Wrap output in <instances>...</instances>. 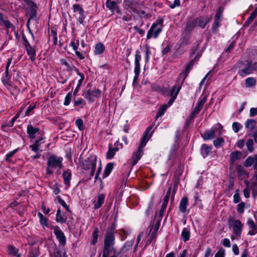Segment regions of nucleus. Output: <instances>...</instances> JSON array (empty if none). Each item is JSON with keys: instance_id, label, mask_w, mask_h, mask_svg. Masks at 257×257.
Instances as JSON below:
<instances>
[{"instance_id": "obj_1", "label": "nucleus", "mask_w": 257, "mask_h": 257, "mask_svg": "<svg viewBox=\"0 0 257 257\" xmlns=\"http://www.w3.org/2000/svg\"><path fill=\"white\" fill-rule=\"evenodd\" d=\"M116 232L114 225L111 224L106 230L104 239V246L102 257H108L115 243Z\"/></svg>"}, {"instance_id": "obj_2", "label": "nucleus", "mask_w": 257, "mask_h": 257, "mask_svg": "<svg viewBox=\"0 0 257 257\" xmlns=\"http://www.w3.org/2000/svg\"><path fill=\"white\" fill-rule=\"evenodd\" d=\"M153 125L150 126L148 127L144 132L143 136L141 138L138 151L133 154L132 159L133 165H135L143 156L144 154L143 149L152 136L153 132L151 131Z\"/></svg>"}, {"instance_id": "obj_3", "label": "nucleus", "mask_w": 257, "mask_h": 257, "mask_svg": "<svg viewBox=\"0 0 257 257\" xmlns=\"http://www.w3.org/2000/svg\"><path fill=\"white\" fill-rule=\"evenodd\" d=\"M63 158L55 155H51L48 159L46 174L52 175L53 173V169H61L62 168Z\"/></svg>"}, {"instance_id": "obj_4", "label": "nucleus", "mask_w": 257, "mask_h": 257, "mask_svg": "<svg viewBox=\"0 0 257 257\" xmlns=\"http://www.w3.org/2000/svg\"><path fill=\"white\" fill-rule=\"evenodd\" d=\"M96 156L95 155H91L81 163V167L82 169L86 171L91 177L94 174L96 169Z\"/></svg>"}, {"instance_id": "obj_5", "label": "nucleus", "mask_w": 257, "mask_h": 257, "mask_svg": "<svg viewBox=\"0 0 257 257\" xmlns=\"http://www.w3.org/2000/svg\"><path fill=\"white\" fill-rule=\"evenodd\" d=\"M125 5L127 6L128 9H130L133 12L138 15L140 14L142 19L147 20L152 17L151 14L147 13L145 10L141 9L137 1H126Z\"/></svg>"}, {"instance_id": "obj_6", "label": "nucleus", "mask_w": 257, "mask_h": 257, "mask_svg": "<svg viewBox=\"0 0 257 257\" xmlns=\"http://www.w3.org/2000/svg\"><path fill=\"white\" fill-rule=\"evenodd\" d=\"M163 23V20L162 18L158 19L153 23L147 33V39H150L152 37L157 38L162 30Z\"/></svg>"}, {"instance_id": "obj_7", "label": "nucleus", "mask_w": 257, "mask_h": 257, "mask_svg": "<svg viewBox=\"0 0 257 257\" xmlns=\"http://www.w3.org/2000/svg\"><path fill=\"white\" fill-rule=\"evenodd\" d=\"M101 91L97 88L89 89L85 91L82 95L90 102H93L96 98L100 97Z\"/></svg>"}, {"instance_id": "obj_8", "label": "nucleus", "mask_w": 257, "mask_h": 257, "mask_svg": "<svg viewBox=\"0 0 257 257\" xmlns=\"http://www.w3.org/2000/svg\"><path fill=\"white\" fill-rule=\"evenodd\" d=\"M229 225L233 224V230L234 233L237 236H239L241 233L243 224L239 220L234 221L233 218H230L228 220Z\"/></svg>"}, {"instance_id": "obj_9", "label": "nucleus", "mask_w": 257, "mask_h": 257, "mask_svg": "<svg viewBox=\"0 0 257 257\" xmlns=\"http://www.w3.org/2000/svg\"><path fill=\"white\" fill-rule=\"evenodd\" d=\"M23 38L24 41V45L27 54L30 56L31 60L34 62L36 59V48L35 46H32L26 38L23 37Z\"/></svg>"}, {"instance_id": "obj_10", "label": "nucleus", "mask_w": 257, "mask_h": 257, "mask_svg": "<svg viewBox=\"0 0 257 257\" xmlns=\"http://www.w3.org/2000/svg\"><path fill=\"white\" fill-rule=\"evenodd\" d=\"M182 87L181 84L177 82L176 84L172 88L170 91L171 98L168 101V105L171 106L176 99L181 88Z\"/></svg>"}, {"instance_id": "obj_11", "label": "nucleus", "mask_w": 257, "mask_h": 257, "mask_svg": "<svg viewBox=\"0 0 257 257\" xmlns=\"http://www.w3.org/2000/svg\"><path fill=\"white\" fill-rule=\"evenodd\" d=\"M52 228L54 230V233L56 235L59 243L63 246L65 245L66 243V239L64 233L58 226H53Z\"/></svg>"}, {"instance_id": "obj_12", "label": "nucleus", "mask_w": 257, "mask_h": 257, "mask_svg": "<svg viewBox=\"0 0 257 257\" xmlns=\"http://www.w3.org/2000/svg\"><path fill=\"white\" fill-rule=\"evenodd\" d=\"M27 10L29 15V19H36L37 18V7L33 1H27Z\"/></svg>"}, {"instance_id": "obj_13", "label": "nucleus", "mask_w": 257, "mask_h": 257, "mask_svg": "<svg viewBox=\"0 0 257 257\" xmlns=\"http://www.w3.org/2000/svg\"><path fill=\"white\" fill-rule=\"evenodd\" d=\"M79 40H77L76 43L75 42L74 40H72L70 43V45L72 47V49L75 51V54L77 56V57L79 59L82 60L84 59L85 58V52L83 51L80 52V51L78 50V46L79 45Z\"/></svg>"}, {"instance_id": "obj_14", "label": "nucleus", "mask_w": 257, "mask_h": 257, "mask_svg": "<svg viewBox=\"0 0 257 257\" xmlns=\"http://www.w3.org/2000/svg\"><path fill=\"white\" fill-rule=\"evenodd\" d=\"M211 17H200L196 19H194V22L196 26L200 27L201 28H204L207 25L211 20Z\"/></svg>"}, {"instance_id": "obj_15", "label": "nucleus", "mask_w": 257, "mask_h": 257, "mask_svg": "<svg viewBox=\"0 0 257 257\" xmlns=\"http://www.w3.org/2000/svg\"><path fill=\"white\" fill-rule=\"evenodd\" d=\"M252 165H253L254 169H257V155H255L253 157H248L244 163V166L246 167H250Z\"/></svg>"}, {"instance_id": "obj_16", "label": "nucleus", "mask_w": 257, "mask_h": 257, "mask_svg": "<svg viewBox=\"0 0 257 257\" xmlns=\"http://www.w3.org/2000/svg\"><path fill=\"white\" fill-rule=\"evenodd\" d=\"M105 5L106 7L111 11V12L120 13V11L116 1H106Z\"/></svg>"}, {"instance_id": "obj_17", "label": "nucleus", "mask_w": 257, "mask_h": 257, "mask_svg": "<svg viewBox=\"0 0 257 257\" xmlns=\"http://www.w3.org/2000/svg\"><path fill=\"white\" fill-rule=\"evenodd\" d=\"M252 72L251 65L249 64L247 61L245 67L239 70L238 72V74L241 77H243L247 75L251 74Z\"/></svg>"}, {"instance_id": "obj_18", "label": "nucleus", "mask_w": 257, "mask_h": 257, "mask_svg": "<svg viewBox=\"0 0 257 257\" xmlns=\"http://www.w3.org/2000/svg\"><path fill=\"white\" fill-rule=\"evenodd\" d=\"M40 131V129L37 127H34L31 124H29L27 128V133L30 139H34L36 137V134Z\"/></svg>"}, {"instance_id": "obj_19", "label": "nucleus", "mask_w": 257, "mask_h": 257, "mask_svg": "<svg viewBox=\"0 0 257 257\" xmlns=\"http://www.w3.org/2000/svg\"><path fill=\"white\" fill-rule=\"evenodd\" d=\"M67 219V216L64 213L62 212L61 209L60 208L58 209L56 215V221L57 222L63 223L66 222Z\"/></svg>"}, {"instance_id": "obj_20", "label": "nucleus", "mask_w": 257, "mask_h": 257, "mask_svg": "<svg viewBox=\"0 0 257 257\" xmlns=\"http://www.w3.org/2000/svg\"><path fill=\"white\" fill-rule=\"evenodd\" d=\"M212 147L211 146H208L206 144H203L201 147V153L204 158L208 156L211 150Z\"/></svg>"}, {"instance_id": "obj_21", "label": "nucleus", "mask_w": 257, "mask_h": 257, "mask_svg": "<svg viewBox=\"0 0 257 257\" xmlns=\"http://www.w3.org/2000/svg\"><path fill=\"white\" fill-rule=\"evenodd\" d=\"M63 177L65 186L68 188L70 186V180L71 179V173L69 170H66L63 172Z\"/></svg>"}, {"instance_id": "obj_22", "label": "nucleus", "mask_w": 257, "mask_h": 257, "mask_svg": "<svg viewBox=\"0 0 257 257\" xmlns=\"http://www.w3.org/2000/svg\"><path fill=\"white\" fill-rule=\"evenodd\" d=\"M257 122L253 119H247L245 123V127L250 132H252L255 127Z\"/></svg>"}, {"instance_id": "obj_23", "label": "nucleus", "mask_w": 257, "mask_h": 257, "mask_svg": "<svg viewBox=\"0 0 257 257\" xmlns=\"http://www.w3.org/2000/svg\"><path fill=\"white\" fill-rule=\"evenodd\" d=\"M236 170L239 177H248V173L241 165H237L236 167Z\"/></svg>"}, {"instance_id": "obj_24", "label": "nucleus", "mask_w": 257, "mask_h": 257, "mask_svg": "<svg viewBox=\"0 0 257 257\" xmlns=\"http://www.w3.org/2000/svg\"><path fill=\"white\" fill-rule=\"evenodd\" d=\"M188 204V199L187 197H184L181 199L179 206V210L181 212H185Z\"/></svg>"}, {"instance_id": "obj_25", "label": "nucleus", "mask_w": 257, "mask_h": 257, "mask_svg": "<svg viewBox=\"0 0 257 257\" xmlns=\"http://www.w3.org/2000/svg\"><path fill=\"white\" fill-rule=\"evenodd\" d=\"M8 253L10 255L15 257H21V254L19 253V249L13 245H9L8 247Z\"/></svg>"}, {"instance_id": "obj_26", "label": "nucleus", "mask_w": 257, "mask_h": 257, "mask_svg": "<svg viewBox=\"0 0 257 257\" xmlns=\"http://www.w3.org/2000/svg\"><path fill=\"white\" fill-rule=\"evenodd\" d=\"M105 195L103 194H99L97 197L96 202L94 203V207L95 209L100 208L104 202Z\"/></svg>"}, {"instance_id": "obj_27", "label": "nucleus", "mask_w": 257, "mask_h": 257, "mask_svg": "<svg viewBox=\"0 0 257 257\" xmlns=\"http://www.w3.org/2000/svg\"><path fill=\"white\" fill-rule=\"evenodd\" d=\"M203 139L205 141L209 140L215 138V132L213 130L205 132L203 135H201Z\"/></svg>"}, {"instance_id": "obj_28", "label": "nucleus", "mask_w": 257, "mask_h": 257, "mask_svg": "<svg viewBox=\"0 0 257 257\" xmlns=\"http://www.w3.org/2000/svg\"><path fill=\"white\" fill-rule=\"evenodd\" d=\"M141 55L140 54V52L139 50L136 51V55H135V69L134 70H140L141 66L140 61L141 60Z\"/></svg>"}, {"instance_id": "obj_29", "label": "nucleus", "mask_w": 257, "mask_h": 257, "mask_svg": "<svg viewBox=\"0 0 257 257\" xmlns=\"http://www.w3.org/2000/svg\"><path fill=\"white\" fill-rule=\"evenodd\" d=\"M190 236V232L188 228H183L182 233H181V238L184 241L186 242L188 241Z\"/></svg>"}, {"instance_id": "obj_30", "label": "nucleus", "mask_w": 257, "mask_h": 257, "mask_svg": "<svg viewBox=\"0 0 257 257\" xmlns=\"http://www.w3.org/2000/svg\"><path fill=\"white\" fill-rule=\"evenodd\" d=\"M113 166L114 164L113 163H109L106 165L103 174V178L107 177L110 174L113 168Z\"/></svg>"}, {"instance_id": "obj_31", "label": "nucleus", "mask_w": 257, "mask_h": 257, "mask_svg": "<svg viewBox=\"0 0 257 257\" xmlns=\"http://www.w3.org/2000/svg\"><path fill=\"white\" fill-rule=\"evenodd\" d=\"M104 49L105 47L102 43H97L95 45V46L94 53L96 55H100L103 52Z\"/></svg>"}, {"instance_id": "obj_32", "label": "nucleus", "mask_w": 257, "mask_h": 257, "mask_svg": "<svg viewBox=\"0 0 257 257\" xmlns=\"http://www.w3.org/2000/svg\"><path fill=\"white\" fill-rule=\"evenodd\" d=\"M242 154L239 151H234L232 152L230 155V160L232 163L240 158Z\"/></svg>"}, {"instance_id": "obj_33", "label": "nucleus", "mask_w": 257, "mask_h": 257, "mask_svg": "<svg viewBox=\"0 0 257 257\" xmlns=\"http://www.w3.org/2000/svg\"><path fill=\"white\" fill-rule=\"evenodd\" d=\"M196 26V25L194 19L188 21L185 29V31L186 32H190L194 29Z\"/></svg>"}, {"instance_id": "obj_34", "label": "nucleus", "mask_w": 257, "mask_h": 257, "mask_svg": "<svg viewBox=\"0 0 257 257\" xmlns=\"http://www.w3.org/2000/svg\"><path fill=\"white\" fill-rule=\"evenodd\" d=\"M222 19L219 18H214V22L212 26V32L216 33L217 32L218 28L221 25V21Z\"/></svg>"}, {"instance_id": "obj_35", "label": "nucleus", "mask_w": 257, "mask_h": 257, "mask_svg": "<svg viewBox=\"0 0 257 257\" xmlns=\"http://www.w3.org/2000/svg\"><path fill=\"white\" fill-rule=\"evenodd\" d=\"M256 84V79L252 77H248L245 79V86L247 88L252 87Z\"/></svg>"}, {"instance_id": "obj_36", "label": "nucleus", "mask_w": 257, "mask_h": 257, "mask_svg": "<svg viewBox=\"0 0 257 257\" xmlns=\"http://www.w3.org/2000/svg\"><path fill=\"white\" fill-rule=\"evenodd\" d=\"M38 216L40 218V223L41 225H42L43 227H47L48 225V219L46 217H45L41 212L38 213Z\"/></svg>"}, {"instance_id": "obj_37", "label": "nucleus", "mask_w": 257, "mask_h": 257, "mask_svg": "<svg viewBox=\"0 0 257 257\" xmlns=\"http://www.w3.org/2000/svg\"><path fill=\"white\" fill-rule=\"evenodd\" d=\"M170 106L168 105V103L167 104H164L162 105L159 109L158 112L156 115V118L161 117L162 116L165 111H166L167 108Z\"/></svg>"}, {"instance_id": "obj_38", "label": "nucleus", "mask_w": 257, "mask_h": 257, "mask_svg": "<svg viewBox=\"0 0 257 257\" xmlns=\"http://www.w3.org/2000/svg\"><path fill=\"white\" fill-rule=\"evenodd\" d=\"M257 16V9L254 10V11L251 13L250 16L248 18L246 21L245 22L244 25L245 26H248L256 17Z\"/></svg>"}, {"instance_id": "obj_39", "label": "nucleus", "mask_w": 257, "mask_h": 257, "mask_svg": "<svg viewBox=\"0 0 257 257\" xmlns=\"http://www.w3.org/2000/svg\"><path fill=\"white\" fill-rule=\"evenodd\" d=\"M60 62L61 65H64L66 67V70L67 71H71L74 69H75V67L73 65H70L66 59H62L60 60Z\"/></svg>"}, {"instance_id": "obj_40", "label": "nucleus", "mask_w": 257, "mask_h": 257, "mask_svg": "<svg viewBox=\"0 0 257 257\" xmlns=\"http://www.w3.org/2000/svg\"><path fill=\"white\" fill-rule=\"evenodd\" d=\"M188 74V73H186L185 71H183L180 74L179 76L178 77V82H179V84H181V86H182V84H183L185 79L187 77Z\"/></svg>"}, {"instance_id": "obj_41", "label": "nucleus", "mask_w": 257, "mask_h": 257, "mask_svg": "<svg viewBox=\"0 0 257 257\" xmlns=\"http://www.w3.org/2000/svg\"><path fill=\"white\" fill-rule=\"evenodd\" d=\"M98 232V229L97 227L95 228L92 233V240L91 241V243L93 245L95 244L97 242Z\"/></svg>"}, {"instance_id": "obj_42", "label": "nucleus", "mask_w": 257, "mask_h": 257, "mask_svg": "<svg viewBox=\"0 0 257 257\" xmlns=\"http://www.w3.org/2000/svg\"><path fill=\"white\" fill-rule=\"evenodd\" d=\"M56 199L57 200L58 202L63 207H64L66 210L67 212H70V210L69 209V206L66 204L64 200H63L59 196H57L56 197Z\"/></svg>"}, {"instance_id": "obj_43", "label": "nucleus", "mask_w": 257, "mask_h": 257, "mask_svg": "<svg viewBox=\"0 0 257 257\" xmlns=\"http://www.w3.org/2000/svg\"><path fill=\"white\" fill-rule=\"evenodd\" d=\"M207 100V97L205 95H201L198 102H197L196 106L198 107H199L200 108L202 109L203 106L204 105V103L206 102Z\"/></svg>"}, {"instance_id": "obj_44", "label": "nucleus", "mask_w": 257, "mask_h": 257, "mask_svg": "<svg viewBox=\"0 0 257 257\" xmlns=\"http://www.w3.org/2000/svg\"><path fill=\"white\" fill-rule=\"evenodd\" d=\"M39 255V250L37 247L32 248L30 251L29 257H38Z\"/></svg>"}, {"instance_id": "obj_45", "label": "nucleus", "mask_w": 257, "mask_h": 257, "mask_svg": "<svg viewBox=\"0 0 257 257\" xmlns=\"http://www.w3.org/2000/svg\"><path fill=\"white\" fill-rule=\"evenodd\" d=\"M224 140L221 138H218L213 141V145L216 148L220 147L224 143Z\"/></svg>"}, {"instance_id": "obj_46", "label": "nucleus", "mask_w": 257, "mask_h": 257, "mask_svg": "<svg viewBox=\"0 0 257 257\" xmlns=\"http://www.w3.org/2000/svg\"><path fill=\"white\" fill-rule=\"evenodd\" d=\"M72 95L71 92H69L67 94L64 101V105L67 106L70 103L72 99Z\"/></svg>"}, {"instance_id": "obj_47", "label": "nucleus", "mask_w": 257, "mask_h": 257, "mask_svg": "<svg viewBox=\"0 0 257 257\" xmlns=\"http://www.w3.org/2000/svg\"><path fill=\"white\" fill-rule=\"evenodd\" d=\"M253 144V141L252 139H248L246 142V147L247 148L248 150L250 152H252L254 150Z\"/></svg>"}, {"instance_id": "obj_48", "label": "nucleus", "mask_w": 257, "mask_h": 257, "mask_svg": "<svg viewBox=\"0 0 257 257\" xmlns=\"http://www.w3.org/2000/svg\"><path fill=\"white\" fill-rule=\"evenodd\" d=\"M75 124L78 127L79 130L82 131L84 130V124L83 120L81 119H77L75 121Z\"/></svg>"}, {"instance_id": "obj_49", "label": "nucleus", "mask_w": 257, "mask_h": 257, "mask_svg": "<svg viewBox=\"0 0 257 257\" xmlns=\"http://www.w3.org/2000/svg\"><path fill=\"white\" fill-rule=\"evenodd\" d=\"M245 208V203L243 202L239 203L237 205V211L238 213L242 214L244 212Z\"/></svg>"}, {"instance_id": "obj_50", "label": "nucleus", "mask_w": 257, "mask_h": 257, "mask_svg": "<svg viewBox=\"0 0 257 257\" xmlns=\"http://www.w3.org/2000/svg\"><path fill=\"white\" fill-rule=\"evenodd\" d=\"M232 129L235 133H238L241 128V125L237 122H234L232 123Z\"/></svg>"}, {"instance_id": "obj_51", "label": "nucleus", "mask_w": 257, "mask_h": 257, "mask_svg": "<svg viewBox=\"0 0 257 257\" xmlns=\"http://www.w3.org/2000/svg\"><path fill=\"white\" fill-rule=\"evenodd\" d=\"M7 29L10 28H14L13 24L8 19H6V21L2 24Z\"/></svg>"}, {"instance_id": "obj_52", "label": "nucleus", "mask_w": 257, "mask_h": 257, "mask_svg": "<svg viewBox=\"0 0 257 257\" xmlns=\"http://www.w3.org/2000/svg\"><path fill=\"white\" fill-rule=\"evenodd\" d=\"M168 203V201L163 200L161 209L160 211V217H162L163 216L164 211H165V210L166 208Z\"/></svg>"}, {"instance_id": "obj_53", "label": "nucleus", "mask_w": 257, "mask_h": 257, "mask_svg": "<svg viewBox=\"0 0 257 257\" xmlns=\"http://www.w3.org/2000/svg\"><path fill=\"white\" fill-rule=\"evenodd\" d=\"M194 64V61L191 60L186 66L185 70L184 71L189 74L190 71L192 69Z\"/></svg>"}, {"instance_id": "obj_54", "label": "nucleus", "mask_w": 257, "mask_h": 257, "mask_svg": "<svg viewBox=\"0 0 257 257\" xmlns=\"http://www.w3.org/2000/svg\"><path fill=\"white\" fill-rule=\"evenodd\" d=\"M223 11L224 8L222 6H220L217 10L215 17L222 19Z\"/></svg>"}, {"instance_id": "obj_55", "label": "nucleus", "mask_w": 257, "mask_h": 257, "mask_svg": "<svg viewBox=\"0 0 257 257\" xmlns=\"http://www.w3.org/2000/svg\"><path fill=\"white\" fill-rule=\"evenodd\" d=\"M16 152L17 150H14L13 151H11L8 153L6 156V161L9 163L12 162V160L11 159V158L14 156V154L16 153Z\"/></svg>"}, {"instance_id": "obj_56", "label": "nucleus", "mask_w": 257, "mask_h": 257, "mask_svg": "<svg viewBox=\"0 0 257 257\" xmlns=\"http://www.w3.org/2000/svg\"><path fill=\"white\" fill-rule=\"evenodd\" d=\"M239 191L238 190H236L235 191V194L233 195V202L235 203H238V202H239L240 201V196H239Z\"/></svg>"}, {"instance_id": "obj_57", "label": "nucleus", "mask_w": 257, "mask_h": 257, "mask_svg": "<svg viewBox=\"0 0 257 257\" xmlns=\"http://www.w3.org/2000/svg\"><path fill=\"white\" fill-rule=\"evenodd\" d=\"M75 70L77 74L80 77V78L78 80V85H81V83L84 79V75L83 73L80 72L78 69L77 68H75Z\"/></svg>"}, {"instance_id": "obj_58", "label": "nucleus", "mask_w": 257, "mask_h": 257, "mask_svg": "<svg viewBox=\"0 0 257 257\" xmlns=\"http://www.w3.org/2000/svg\"><path fill=\"white\" fill-rule=\"evenodd\" d=\"M225 254V249L221 248L215 254L214 257H224Z\"/></svg>"}, {"instance_id": "obj_59", "label": "nucleus", "mask_w": 257, "mask_h": 257, "mask_svg": "<svg viewBox=\"0 0 257 257\" xmlns=\"http://www.w3.org/2000/svg\"><path fill=\"white\" fill-rule=\"evenodd\" d=\"M73 7L75 12H78L79 14L84 13V11L80 5L75 4Z\"/></svg>"}, {"instance_id": "obj_60", "label": "nucleus", "mask_w": 257, "mask_h": 257, "mask_svg": "<svg viewBox=\"0 0 257 257\" xmlns=\"http://www.w3.org/2000/svg\"><path fill=\"white\" fill-rule=\"evenodd\" d=\"M115 153L113 151V150L109 148L107 153H106V157L108 159H112L114 156Z\"/></svg>"}, {"instance_id": "obj_61", "label": "nucleus", "mask_w": 257, "mask_h": 257, "mask_svg": "<svg viewBox=\"0 0 257 257\" xmlns=\"http://www.w3.org/2000/svg\"><path fill=\"white\" fill-rule=\"evenodd\" d=\"M12 60H13L12 58H10L8 59V60L7 62V64L6 67V71H5V75H6V77H7L9 74V68L12 63Z\"/></svg>"}, {"instance_id": "obj_62", "label": "nucleus", "mask_w": 257, "mask_h": 257, "mask_svg": "<svg viewBox=\"0 0 257 257\" xmlns=\"http://www.w3.org/2000/svg\"><path fill=\"white\" fill-rule=\"evenodd\" d=\"M85 18V16L84 13L79 14V17L77 18V21L81 24H82Z\"/></svg>"}, {"instance_id": "obj_63", "label": "nucleus", "mask_w": 257, "mask_h": 257, "mask_svg": "<svg viewBox=\"0 0 257 257\" xmlns=\"http://www.w3.org/2000/svg\"><path fill=\"white\" fill-rule=\"evenodd\" d=\"M257 114V108L252 107L249 110V116L251 117L254 116Z\"/></svg>"}, {"instance_id": "obj_64", "label": "nucleus", "mask_w": 257, "mask_h": 257, "mask_svg": "<svg viewBox=\"0 0 257 257\" xmlns=\"http://www.w3.org/2000/svg\"><path fill=\"white\" fill-rule=\"evenodd\" d=\"M257 233V226L254 228H249V230L248 232V234L250 235H253Z\"/></svg>"}]
</instances>
